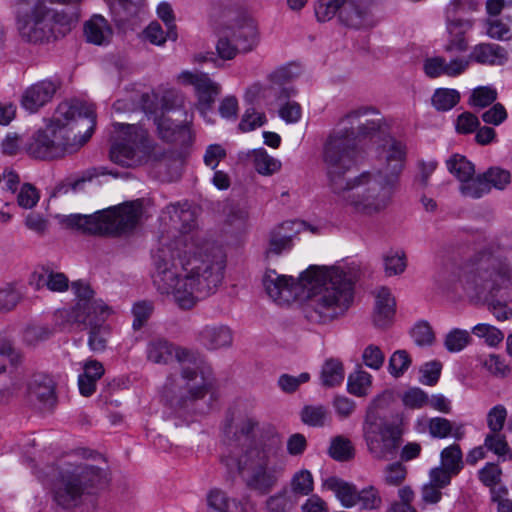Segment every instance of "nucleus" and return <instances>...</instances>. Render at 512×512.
Wrapping results in <instances>:
<instances>
[{
    "mask_svg": "<svg viewBox=\"0 0 512 512\" xmlns=\"http://www.w3.org/2000/svg\"><path fill=\"white\" fill-rule=\"evenodd\" d=\"M472 333L480 338H484L486 343L490 346H497L504 339V334L498 328L480 323L472 328Z\"/></svg>",
    "mask_w": 512,
    "mask_h": 512,
    "instance_id": "52",
    "label": "nucleus"
},
{
    "mask_svg": "<svg viewBox=\"0 0 512 512\" xmlns=\"http://www.w3.org/2000/svg\"><path fill=\"white\" fill-rule=\"evenodd\" d=\"M344 5L345 0H319L315 6V16L320 22L329 21L344 9Z\"/></svg>",
    "mask_w": 512,
    "mask_h": 512,
    "instance_id": "46",
    "label": "nucleus"
},
{
    "mask_svg": "<svg viewBox=\"0 0 512 512\" xmlns=\"http://www.w3.org/2000/svg\"><path fill=\"white\" fill-rule=\"evenodd\" d=\"M178 80L184 85L194 87L197 96L196 109L205 121L211 122L208 115L213 110L216 98L221 93L220 84L202 72L183 71L178 75Z\"/></svg>",
    "mask_w": 512,
    "mask_h": 512,
    "instance_id": "14",
    "label": "nucleus"
},
{
    "mask_svg": "<svg viewBox=\"0 0 512 512\" xmlns=\"http://www.w3.org/2000/svg\"><path fill=\"white\" fill-rule=\"evenodd\" d=\"M198 341L207 349L216 350L229 347L233 335L226 325H206L198 332Z\"/></svg>",
    "mask_w": 512,
    "mask_h": 512,
    "instance_id": "24",
    "label": "nucleus"
},
{
    "mask_svg": "<svg viewBox=\"0 0 512 512\" xmlns=\"http://www.w3.org/2000/svg\"><path fill=\"white\" fill-rule=\"evenodd\" d=\"M480 0H450L445 9L446 28L449 40L445 45L446 52H464L468 48L466 33L473 27V21L462 15L474 11Z\"/></svg>",
    "mask_w": 512,
    "mask_h": 512,
    "instance_id": "13",
    "label": "nucleus"
},
{
    "mask_svg": "<svg viewBox=\"0 0 512 512\" xmlns=\"http://www.w3.org/2000/svg\"><path fill=\"white\" fill-rule=\"evenodd\" d=\"M223 432L230 446L242 447L240 457L232 452L222 457L229 473L245 471L249 489L260 495L269 494L285 470L282 443L275 428L244 416L228 420Z\"/></svg>",
    "mask_w": 512,
    "mask_h": 512,
    "instance_id": "4",
    "label": "nucleus"
},
{
    "mask_svg": "<svg viewBox=\"0 0 512 512\" xmlns=\"http://www.w3.org/2000/svg\"><path fill=\"white\" fill-rule=\"evenodd\" d=\"M429 433L434 438H446L452 431L453 426L450 420L442 417H434L429 420Z\"/></svg>",
    "mask_w": 512,
    "mask_h": 512,
    "instance_id": "63",
    "label": "nucleus"
},
{
    "mask_svg": "<svg viewBox=\"0 0 512 512\" xmlns=\"http://www.w3.org/2000/svg\"><path fill=\"white\" fill-rule=\"evenodd\" d=\"M484 446L487 450L492 451L503 460L512 458V452L506 438L501 435L500 432H490L487 434L484 440Z\"/></svg>",
    "mask_w": 512,
    "mask_h": 512,
    "instance_id": "42",
    "label": "nucleus"
},
{
    "mask_svg": "<svg viewBox=\"0 0 512 512\" xmlns=\"http://www.w3.org/2000/svg\"><path fill=\"white\" fill-rule=\"evenodd\" d=\"M158 134L166 142L187 145L192 141V132L188 123H175L167 116L155 119Z\"/></svg>",
    "mask_w": 512,
    "mask_h": 512,
    "instance_id": "20",
    "label": "nucleus"
},
{
    "mask_svg": "<svg viewBox=\"0 0 512 512\" xmlns=\"http://www.w3.org/2000/svg\"><path fill=\"white\" fill-rule=\"evenodd\" d=\"M460 100V94L457 90L440 88L432 96V105L438 111L451 110Z\"/></svg>",
    "mask_w": 512,
    "mask_h": 512,
    "instance_id": "40",
    "label": "nucleus"
},
{
    "mask_svg": "<svg viewBox=\"0 0 512 512\" xmlns=\"http://www.w3.org/2000/svg\"><path fill=\"white\" fill-rule=\"evenodd\" d=\"M395 299L391 291L386 287L377 290L375 296V307L373 313V324L376 328H387L393 321L395 315Z\"/></svg>",
    "mask_w": 512,
    "mask_h": 512,
    "instance_id": "22",
    "label": "nucleus"
},
{
    "mask_svg": "<svg viewBox=\"0 0 512 512\" xmlns=\"http://www.w3.org/2000/svg\"><path fill=\"white\" fill-rule=\"evenodd\" d=\"M305 225L304 221H286L270 232L267 254L280 255L290 251L293 247V238L300 232L299 227Z\"/></svg>",
    "mask_w": 512,
    "mask_h": 512,
    "instance_id": "17",
    "label": "nucleus"
},
{
    "mask_svg": "<svg viewBox=\"0 0 512 512\" xmlns=\"http://www.w3.org/2000/svg\"><path fill=\"white\" fill-rule=\"evenodd\" d=\"M372 384V376L363 370H358L348 377L347 387L349 393L364 397L368 394V390Z\"/></svg>",
    "mask_w": 512,
    "mask_h": 512,
    "instance_id": "38",
    "label": "nucleus"
},
{
    "mask_svg": "<svg viewBox=\"0 0 512 512\" xmlns=\"http://www.w3.org/2000/svg\"><path fill=\"white\" fill-rule=\"evenodd\" d=\"M60 87L61 81L57 78L38 81L25 89L21 97V105L30 113H35L52 101Z\"/></svg>",
    "mask_w": 512,
    "mask_h": 512,
    "instance_id": "16",
    "label": "nucleus"
},
{
    "mask_svg": "<svg viewBox=\"0 0 512 512\" xmlns=\"http://www.w3.org/2000/svg\"><path fill=\"white\" fill-rule=\"evenodd\" d=\"M187 205L184 204L183 206H179L176 204H170L167 206L168 213L171 216V219L173 221H179L183 223V229L185 231L190 230L194 226V215L193 212L186 207Z\"/></svg>",
    "mask_w": 512,
    "mask_h": 512,
    "instance_id": "54",
    "label": "nucleus"
},
{
    "mask_svg": "<svg viewBox=\"0 0 512 512\" xmlns=\"http://www.w3.org/2000/svg\"><path fill=\"white\" fill-rule=\"evenodd\" d=\"M252 158L254 168L259 174L269 176L281 168V162L269 156L264 148L253 150Z\"/></svg>",
    "mask_w": 512,
    "mask_h": 512,
    "instance_id": "34",
    "label": "nucleus"
},
{
    "mask_svg": "<svg viewBox=\"0 0 512 512\" xmlns=\"http://www.w3.org/2000/svg\"><path fill=\"white\" fill-rule=\"evenodd\" d=\"M117 138L110 148V159L121 166H134L147 156L152 148V142L147 131L139 125L115 123Z\"/></svg>",
    "mask_w": 512,
    "mask_h": 512,
    "instance_id": "12",
    "label": "nucleus"
},
{
    "mask_svg": "<svg viewBox=\"0 0 512 512\" xmlns=\"http://www.w3.org/2000/svg\"><path fill=\"white\" fill-rule=\"evenodd\" d=\"M314 489V480L311 472L301 469L293 474L287 492L299 502L301 497L308 496Z\"/></svg>",
    "mask_w": 512,
    "mask_h": 512,
    "instance_id": "30",
    "label": "nucleus"
},
{
    "mask_svg": "<svg viewBox=\"0 0 512 512\" xmlns=\"http://www.w3.org/2000/svg\"><path fill=\"white\" fill-rule=\"evenodd\" d=\"M143 0H115L120 8L123 9V15L117 14L115 21L119 25H124L131 17L138 15Z\"/></svg>",
    "mask_w": 512,
    "mask_h": 512,
    "instance_id": "60",
    "label": "nucleus"
},
{
    "mask_svg": "<svg viewBox=\"0 0 512 512\" xmlns=\"http://www.w3.org/2000/svg\"><path fill=\"white\" fill-rule=\"evenodd\" d=\"M512 278V237L501 236L477 251L456 273L437 277L439 287L456 292L458 288L471 298L488 300Z\"/></svg>",
    "mask_w": 512,
    "mask_h": 512,
    "instance_id": "5",
    "label": "nucleus"
},
{
    "mask_svg": "<svg viewBox=\"0 0 512 512\" xmlns=\"http://www.w3.org/2000/svg\"><path fill=\"white\" fill-rule=\"evenodd\" d=\"M329 455L337 461L350 460L354 456L351 441L343 436L333 438L329 447Z\"/></svg>",
    "mask_w": 512,
    "mask_h": 512,
    "instance_id": "45",
    "label": "nucleus"
},
{
    "mask_svg": "<svg viewBox=\"0 0 512 512\" xmlns=\"http://www.w3.org/2000/svg\"><path fill=\"white\" fill-rule=\"evenodd\" d=\"M104 374L102 364L96 360L88 361L84 365V372L78 377V386L81 395L91 396L96 389L97 381Z\"/></svg>",
    "mask_w": 512,
    "mask_h": 512,
    "instance_id": "29",
    "label": "nucleus"
},
{
    "mask_svg": "<svg viewBox=\"0 0 512 512\" xmlns=\"http://www.w3.org/2000/svg\"><path fill=\"white\" fill-rule=\"evenodd\" d=\"M323 486L334 492L335 496L344 507L351 508L356 505L358 490L355 485L336 476H330L324 480Z\"/></svg>",
    "mask_w": 512,
    "mask_h": 512,
    "instance_id": "27",
    "label": "nucleus"
},
{
    "mask_svg": "<svg viewBox=\"0 0 512 512\" xmlns=\"http://www.w3.org/2000/svg\"><path fill=\"white\" fill-rule=\"evenodd\" d=\"M147 356L150 361L156 364H167L174 357L177 358L178 362L182 364L181 380L184 382V386L179 395H175L173 379L168 378L165 385V397L171 408L180 417L189 413H203L204 410L197 407V402L207 394L211 385L209 368L202 367L196 361L186 363L190 357V352L175 348L165 339L151 341L147 347Z\"/></svg>",
    "mask_w": 512,
    "mask_h": 512,
    "instance_id": "7",
    "label": "nucleus"
},
{
    "mask_svg": "<svg viewBox=\"0 0 512 512\" xmlns=\"http://www.w3.org/2000/svg\"><path fill=\"white\" fill-rule=\"evenodd\" d=\"M496 98V90L489 87H478L473 90L470 102L474 107L484 108L492 104Z\"/></svg>",
    "mask_w": 512,
    "mask_h": 512,
    "instance_id": "58",
    "label": "nucleus"
},
{
    "mask_svg": "<svg viewBox=\"0 0 512 512\" xmlns=\"http://www.w3.org/2000/svg\"><path fill=\"white\" fill-rule=\"evenodd\" d=\"M265 122L266 117L264 113H258L254 108H248L239 123V129L243 132L252 131L257 127H261Z\"/></svg>",
    "mask_w": 512,
    "mask_h": 512,
    "instance_id": "59",
    "label": "nucleus"
},
{
    "mask_svg": "<svg viewBox=\"0 0 512 512\" xmlns=\"http://www.w3.org/2000/svg\"><path fill=\"white\" fill-rule=\"evenodd\" d=\"M441 467L458 475L464 467L463 454L458 444H452L441 451Z\"/></svg>",
    "mask_w": 512,
    "mask_h": 512,
    "instance_id": "33",
    "label": "nucleus"
},
{
    "mask_svg": "<svg viewBox=\"0 0 512 512\" xmlns=\"http://www.w3.org/2000/svg\"><path fill=\"white\" fill-rule=\"evenodd\" d=\"M110 314V309L87 318V321L75 323L79 327L89 328L88 344L93 351L100 352L106 348L107 338L110 334L109 326L105 321Z\"/></svg>",
    "mask_w": 512,
    "mask_h": 512,
    "instance_id": "19",
    "label": "nucleus"
},
{
    "mask_svg": "<svg viewBox=\"0 0 512 512\" xmlns=\"http://www.w3.org/2000/svg\"><path fill=\"white\" fill-rule=\"evenodd\" d=\"M153 283L161 294L172 295L182 309L214 294L224 278L226 253L214 242L196 244L182 235L161 241L153 254Z\"/></svg>",
    "mask_w": 512,
    "mask_h": 512,
    "instance_id": "2",
    "label": "nucleus"
},
{
    "mask_svg": "<svg viewBox=\"0 0 512 512\" xmlns=\"http://www.w3.org/2000/svg\"><path fill=\"white\" fill-rule=\"evenodd\" d=\"M471 341L467 330L454 328L445 337L444 346L452 353L462 351Z\"/></svg>",
    "mask_w": 512,
    "mask_h": 512,
    "instance_id": "47",
    "label": "nucleus"
},
{
    "mask_svg": "<svg viewBox=\"0 0 512 512\" xmlns=\"http://www.w3.org/2000/svg\"><path fill=\"white\" fill-rule=\"evenodd\" d=\"M411 337L418 346H430L435 341V334L426 321L417 322L411 329Z\"/></svg>",
    "mask_w": 512,
    "mask_h": 512,
    "instance_id": "49",
    "label": "nucleus"
},
{
    "mask_svg": "<svg viewBox=\"0 0 512 512\" xmlns=\"http://www.w3.org/2000/svg\"><path fill=\"white\" fill-rule=\"evenodd\" d=\"M182 161L171 152H164L157 160L156 168L159 172L165 170L166 178L173 181L180 176Z\"/></svg>",
    "mask_w": 512,
    "mask_h": 512,
    "instance_id": "44",
    "label": "nucleus"
},
{
    "mask_svg": "<svg viewBox=\"0 0 512 512\" xmlns=\"http://www.w3.org/2000/svg\"><path fill=\"white\" fill-rule=\"evenodd\" d=\"M486 33L493 39L509 40L512 37V19L510 17L488 19Z\"/></svg>",
    "mask_w": 512,
    "mask_h": 512,
    "instance_id": "37",
    "label": "nucleus"
},
{
    "mask_svg": "<svg viewBox=\"0 0 512 512\" xmlns=\"http://www.w3.org/2000/svg\"><path fill=\"white\" fill-rule=\"evenodd\" d=\"M310 380V374L303 372L298 376H292L289 374H282L278 379V386L285 393L295 392L301 384H304Z\"/></svg>",
    "mask_w": 512,
    "mask_h": 512,
    "instance_id": "56",
    "label": "nucleus"
},
{
    "mask_svg": "<svg viewBox=\"0 0 512 512\" xmlns=\"http://www.w3.org/2000/svg\"><path fill=\"white\" fill-rule=\"evenodd\" d=\"M411 365V358L405 350L395 351L389 358V373L398 378L402 376Z\"/></svg>",
    "mask_w": 512,
    "mask_h": 512,
    "instance_id": "50",
    "label": "nucleus"
},
{
    "mask_svg": "<svg viewBox=\"0 0 512 512\" xmlns=\"http://www.w3.org/2000/svg\"><path fill=\"white\" fill-rule=\"evenodd\" d=\"M142 216L140 201L126 202L90 215L71 214L64 223L67 227L92 235H121L135 229Z\"/></svg>",
    "mask_w": 512,
    "mask_h": 512,
    "instance_id": "11",
    "label": "nucleus"
},
{
    "mask_svg": "<svg viewBox=\"0 0 512 512\" xmlns=\"http://www.w3.org/2000/svg\"><path fill=\"white\" fill-rule=\"evenodd\" d=\"M298 502L283 487L265 500L266 512H291Z\"/></svg>",
    "mask_w": 512,
    "mask_h": 512,
    "instance_id": "32",
    "label": "nucleus"
},
{
    "mask_svg": "<svg viewBox=\"0 0 512 512\" xmlns=\"http://www.w3.org/2000/svg\"><path fill=\"white\" fill-rule=\"evenodd\" d=\"M355 277L338 266L311 265L298 279L267 270L263 286L268 296L278 304L294 301L306 291L302 314L313 325H326L342 317L354 299Z\"/></svg>",
    "mask_w": 512,
    "mask_h": 512,
    "instance_id": "3",
    "label": "nucleus"
},
{
    "mask_svg": "<svg viewBox=\"0 0 512 512\" xmlns=\"http://www.w3.org/2000/svg\"><path fill=\"white\" fill-rule=\"evenodd\" d=\"M469 59L483 65H503L508 53L498 44L480 43L473 47Z\"/></svg>",
    "mask_w": 512,
    "mask_h": 512,
    "instance_id": "25",
    "label": "nucleus"
},
{
    "mask_svg": "<svg viewBox=\"0 0 512 512\" xmlns=\"http://www.w3.org/2000/svg\"><path fill=\"white\" fill-rule=\"evenodd\" d=\"M345 15L347 24L355 28L370 27L373 25V18L367 4L354 0H345L344 9L341 15Z\"/></svg>",
    "mask_w": 512,
    "mask_h": 512,
    "instance_id": "26",
    "label": "nucleus"
},
{
    "mask_svg": "<svg viewBox=\"0 0 512 512\" xmlns=\"http://www.w3.org/2000/svg\"><path fill=\"white\" fill-rule=\"evenodd\" d=\"M389 401L388 392L374 397L366 408L362 423V436L367 450L373 459L379 461L394 459L402 444L401 428L383 415Z\"/></svg>",
    "mask_w": 512,
    "mask_h": 512,
    "instance_id": "10",
    "label": "nucleus"
},
{
    "mask_svg": "<svg viewBox=\"0 0 512 512\" xmlns=\"http://www.w3.org/2000/svg\"><path fill=\"white\" fill-rule=\"evenodd\" d=\"M216 50L219 57L224 60H231L238 53H242L238 45L233 41V38L229 35V33L226 30H224L222 35L219 37V40L216 45Z\"/></svg>",
    "mask_w": 512,
    "mask_h": 512,
    "instance_id": "53",
    "label": "nucleus"
},
{
    "mask_svg": "<svg viewBox=\"0 0 512 512\" xmlns=\"http://www.w3.org/2000/svg\"><path fill=\"white\" fill-rule=\"evenodd\" d=\"M403 404L411 409H420L427 405L428 395L420 388H411L402 396Z\"/></svg>",
    "mask_w": 512,
    "mask_h": 512,
    "instance_id": "62",
    "label": "nucleus"
},
{
    "mask_svg": "<svg viewBox=\"0 0 512 512\" xmlns=\"http://www.w3.org/2000/svg\"><path fill=\"white\" fill-rule=\"evenodd\" d=\"M460 192L465 197L479 199L490 192L489 183L485 181L482 174L475 178L472 176L462 182Z\"/></svg>",
    "mask_w": 512,
    "mask_h": 512,
    "instance_id": "39",
    "label": "nucleus"
},
{
    "mask_svg": "<svg viewBox=\"0 0 512 512\" xmlns=\"http://www.w3.org/2000/svg\"><path fill=\"white\" fill-rule=\"evenodd\" d=\"M384 268L387 276L403 273L407 266L406 255L401 250H390L384 255Z\"/></svg>",
    "mask_w": 512,
    "mask_h": 512,
    "instance_id": "43",
    "label": "nucleus"
},
{
    "mask_svg": "<svg viewBox=\"0 0 512 512\" xmlns=\"http://www.w3.org/2000/svg\"><path fill=\"white\" fill-rule=\"evenodd\" d=\"M353 135L352 130L345 129L330 134L324 144L323 160L329 185L357 212L378 214L392 202L406 160V145L391 136L386 137L379 151L383 167L363 171L348 180L345 175L355 165L359 154Z\"/></svg>",
    "mask_w": 512,
    "mask_h": 512,
    "instance_id": "1",
    "label": "nucleus"
},
{
    "mask_svg": "<svg viewBox=\"0 0 512 512\" xmlns=\"http://www.w3.org/2000/svg\"><path fill=\"white\" fill-rule=\"evenodd\" d=\"M482 175L485 181L489 183V191L492 187L503 190L511 182L510 172L500 167H491Z\"/></svg>",
    "mask_w": 512,
    "mask_h": 512,
    "instance_id": "48",
    "label": "nucleus"
},
{
    "mask_svg": "<svg viewBox=\"0 0 512 512\" xmlns=\"http://www.w3.org/2000/svg\"><path fill=\"white\" fill-rule=\"evenodd\" d=\"M30 396L39 402L41 409H53L57 398L55 393V383L53 379L44 374H38L33 377L29 386Z\"/></svg>",
    "mask_w": 512,
    "mask_h": 512,
    "instance_id": "23",
    "label": "nucleus"
},
{
    "mask_svg": "<svg viewBox=\"0 0 512 512\" xmlns=\"http://www.w3.org/2000/svg\"><path fill=\"white\" fill-rule=\"evenodd\" d=\"M82 0H16V27L20 38L32 44H44L56 38V26L68 23L66 15L54 7L58 4H78Z\"/></svg>",
    "mask_w": 512,
    "mask_h": 512,
    "instance_id": "9",
    "label": "nucleus"
},
{
    "mask_svg": "<svg viewBox=\"0 0 512 512\" xmlns=\"http://www.w3.org/2000/svg\"><path fill=\"white\" fill-rule=\"evenodd\" d=\"M328 416L329 412L323 405H306L301 411V420L312 427L324 426Z\"/></svg>",
    "mask_w": 512,
    "mask_h": 512,
    "instance_id": "41",
    "label": "nucleus"
},
{
    "mask_svg": "<svg viewBox=\"0 0 512 512\" xmlns=\"http://www.w3.org/2000/svg\"><path fill=\"white\" fill-rule=\"evenodd\" d=\"M385 483L392 486L400 485L406 478L407 469L406 467L400 463L395 462L389 464L385 468Z\"/></svg>",
    "mask_w": 512,
    "mask_h": 512,
    "instance_id": "64",
    "label": "nucleus"
},
{
    "mask_svg": "<svg viewBox=\"0 0 512 512\" xmlns=\"http://www.w3.org/2000/svg\"><path fill=\"white\" fill-rule=\"evenodd\" d=\"M502 470L495 463H487L478 471L479 480L487 487H494L501 480Z\"/></svg>",
    "mask_w": 512,
    "mask_h": 512,
    "instance_id": "61",
    "label": "nucleus"
},
{
    "mask_svg": "<svg viewBox=\"0 0 512 512\" xmlns=\"http://www.w3.org/2000/svg\"><path fill=\"white\" fill-rule=\"evenodd\" d=\"M369 112H376V110L372 107H362L356 110L349 112L341 121V128L337 131L332 132L331 134H335L337 132H341L345 129L348 131L354 132V141L356 142V137H373L377 133L380 132L381 129V119L377 120H367L365 123L358 125L357 132L354 129V124L359 120L360 117L368 114Z\"/></svg>",
    "mask_w": 512,
    "mask_h": 512,
    "instance_id": "18",
    "label": "nucleus"
},
{
    "mask_svg": "<svg viewBox=\"0 0 512 512\" xmlns=\"http://www.w3.org/2000/svg\"><path fill=\"white\" fill-rule=\"evenodd\" d=\"M345 377L344 367L339 359H327L321 369V385L324 387H335L340 385Z\"/></svg>",
    "mask_w": 512,
    "mask_h": 512,
    "instance_id": "31",
    "label": "nucleus"
},
{
    "mask_svg": "<svg viewBox=\"0 0 512 512\" xmlns=\"http://www.w3.org/2000/svg\"><path fill=\"white\" fill-rule=\"evenodd\" d=\"M356 504H360L364 510L378 509L382 504V499L377 489L373 486L357 491Z\"/></svg>",
    "mask_w": 512,
    "mask_h": 512,
    "instance_id": "51",
    "label": "nucleus"
},
{
    "mask_svg": "<svg viewBox=\"0 0 512 512\" xmlns=\"http://www.w3.org/2000/svg\"><path fill=\"white\" fill-rule=\"evenodd\" d=\"M242 53L252 51L258 44V30L253 20L240 19L225 29Z\"/></svg>",
    "mask_w": 512,
    "mask_h": 512,
    "instance_id": "21",
    "label": "nucleus"
},
{
    "mask_svg": "<svg viewBox=\"0 0 512 512\" xmlns=\"http://www.w3.org/2000/svg\"><path fill=\"white\" fill-rule=\"evenodd\" d=\"M507 419L506 408L499 404L492 407L487 414V426L490 432H500Z\"/></svg>",
    "mask_w": 512,
    "mask_h": 512,
    "instance_id": "57",
    "label": "nucleus"
},
{
    "mask_svg": "<svg viewBox=\"0 0 512 512\" xmlns=\"http://www.w3.org/2000/svg\"><path fill=\"white\" fill-rule=\"evenodd\" d=\"M84 33L89 43L103 45L109 42L112 36V29L103 16L94 15L85 23Z\"/></svg>",
    "mask_w": 512,
    "mask_h": 512,
    "instance_id": "28",
    "label": "nucleus"
},
{
    "mask_svg": "<svg viewBox=\"0 0 512 512\" xmlns=\"http://www.w3.org/2000/svg\"><path fill=\"white\" fill-rule=\"evenodd\" d=\"M362 361L370 369L379 370L385 361V355L379 346L370 344L362 353Z\"/></svg>",
    "mask_w": 512,
    "mask_h": 512,
    "instance_id": "55",
    "label": "nucleus"
},
{
    "mask_svg": "<svg viewBox=\"0 0 512 512\" xmlns=\"http://www.w3.org/2000/svg\"><path fill=\"white\" fill-rule=\"evenodd\" d=\"M447 169L462 183L471 178L475 173V167L465 156L454 154L446 161Z\"/></svg>",
    "mask_w": 512,
    "mask_h": 512,
    "instance_id": "35",
    "label": "nucleus"
},
{
    "mask_svg": "<svg viewBox=\"0 0 512 512\" xmlns=\"http://www.w3.org/2000/svg\"><path fill=\"white\" fill-rule=\"evenodd\" d=\"M60 483L54 501L63 509L81 508L91 512L97 507V495L109 483L106 469L86 463L64 462L59 471Z\"/></svg>",
    "mask_w": 512,
    "mask_h": 512,
    "instance_id": "8",
    "label": "nucleus"
},
{
    "mask_svg": "<svg viewBox=\"0 0 512 512\" xmlns=\"http://www.w3.org/2000/svg\"><path fill=\"white\" fill-rule=\"evenodd\" d=\"M23 291L16 283H7L0 288V312L13 310L22 300Z\"/></svg>",
    "mask_w": 512,
    "mask_h": 512,
    "instance_id": "36",
    "label": "nucleus"
},
{
    "mask_svg": "<svg viewBox=\"0 0 512 512\" xmlns=\"http://www.w3.org/2000/svg\"><path fill=\"white\" fill-rule=\"evenodd\" d=\"M72 289L77 298L75 306L71 310L59 312L61 317H66L71 324L87 321V318L102 313L110 308L100 299L94 298V291L82 281L72 283Z\"/></svg>",
    "mask_w": 512,
    "mask_h": 512,
    "instance_id": "15",
    "label": "nucleus"
},
{
    "mask_svg": "<svg viewBox=\"0 0 512 512\" xmlns=\"http://www.w3.org/2000/svg\"><path fill=\"white\" fill-rule=\"evenodd\" d=\"M95 126L96 114L92 104L78 99L63 101L50 123L31 137L26 150L36 159L61 157L68 147L84 145Z\"/></svg>",
    "mask_w": 512,
    "mask_h": 512,
    "instance_id": "6",
    "label": "nucleus"
}]
</instances>
